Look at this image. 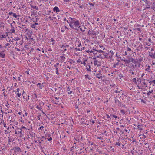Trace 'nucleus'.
<instances>
[{
    "instance_id": "obj_1",
    "label": "nucleus",
    "mask_w": 155,
    "mask_h": 155,
    "mask_svg": "<svg viewBox=\"0 0 155 155\" xmlns=\"http://www.w3.org/2000/svg\"><path fill=\"white\" fill-rule=\"evenodd\" d=\"M144 3L145 4L146 7L145 8L148 9L150 8V6L151 5V2L148 0H143Z\"/></svg>"
},
{
    "instance_id": "obj_2",
    "label": "nucleus",
    "mask_w": 155,
    "mask_h": 155,
    "mask_svg": "<svg viewBox=\"0 0 155 155\" xmlns=\"http://www.w3.org/2000/svg\"><path fill=\"white\" fill-rule=\"evenodd\" d=\"M71 20H70L69 26L72 29H75V30H78L76 28H75L73 25V24L74 23V22H75V20H73L72 18L70 17Z\"/></svg>"
},
{
    "instance_id": "obj_3",
    "label": "nucleus",
    "mask_w": 155,
    "mask_h": 155,
    "mask_svg": "<svg viewBox=\"0 0 155 155\" xmlns=\"http://www.w3.org/2000/svg\"><path fill=\"white\" fill-rule=\"evenodd\" d=\"M18 27L20 28L21 29H23V31L26 32L28 31V29L27 28V27L25 26V25L20 24V26H19Z\"/></svg>"
},
{
    "instance_id": "obj_4",
    "label": "nucleus",
    "mask_w": 155,
    "mask_h": 155,
    "mask_svg": "<svg viewBox=\"0 0 155 155\" xmlns=\"http://www.w3.org/2000/svg\"><path fill=\"white\" fill-rule=\"evenodd\" d=\"M73 25L74 26V28L77 29V28L80 27L79 21L78 20L76 21L75 22H74L73 24Z\"/></svg>"
},
{
    "instance_id": "obj_5",
    "label": "nucleus",
    "mask_w": 155,
    "mask_h": 155,
    "mask_svg": "<svg viewBox=\"0 0 155 155\" xmlns=\"http://www.w3.org/2000/svg\"><path fill=\"white\" fill-rule=\"evenodd\" d=\"M115 72H117V75L119 77L120 79H121V78H123V74H121L120 72L119 71H115Z\"/></svg>"
},
{
    "instance_id": "obj_6",
    "label": "nucleus",
    "mask_w": 155,
    "mask_h": 155,
    "mask_svg": "<svg viewBox=\"0 0 155 155\" xmlns=\"http://www.w3.org/2000/svg\"><path fill=\"white\" fill-rule=\"evenodd\" d=\"M78 5H85V1L84 0H78Z\"/></svg>"
},
{
    "instance_id": "obj_7",
    "label": "nucleus",
    "mask_w": 155,
    "mask_h": 155,
    "mask_svg": "<svg viewBox=\"0 0 155 155\" xmlns=\"http://www.w3.org/2000/svg\"><path fill=\"white\" fill-rule=\"evenodd\" d=\"M94 62L95 66H97V67L101 66V62L98 61L97 60H94Z\"/></svg>"
},
{
    "instance_id": "obj_8",
    "label": "nucleus",
    "mask_w": 155,
    "mask_h": 155,
    "mask_svg": "<svg viewBox=\"0 0 155 155\" xmlns=\"http://www.w3.org/2000/svg\"><path fill=\"white\" fill-rule=\"evenodd\" d=\"M13 149L15 150L14 151L15 152H21L20 148L18 147H14Z\"/></svg>"
},
{
    "instance_id": "obj_9",
    "label": "nucleus",
    "mask_w": 155,
    "mask_h": 155,
    "mask_svg": "<svg viewBox=\"0 0 155 155\" xmlns=\"http://www.w3.org/2000/svg\"><path fill=\"white\" fill-rule=\"evenodd\" d=\"M94 74L97 78H98V79H101L103 78V76H102V74H100L97 73V74H95V73H94Z\"/></svg>"
},
{
    "instance_id": "obj_10",
    "label": "nucleus",
    "mask_w": 155,
    "mask_h": 155,
    "mask_svg": "<svg viewBox=\"0 0 155 155\" xmlns=\"http://www.w3.org/2000/svg\"><path fill=\"white\" fill-rule=\"evenodd\" d=\"M115 103H118V105L120 106V107H122L123 106L124 107L125 106V105H123V104L119 100H118L117 99L115 100Z\"/></svg>"
},
{
    "instance_id": "obj_11",
    "label": "nucleus",
    "mask_w": 155,
    "mask_h": 155,
    "mask_svg": "<svg viewBox=\"0 0 155 155\" xmlns=\"http://www.w3.org/2000/svg\"><path fill=\"white\" fill-rule=\"evenodd\" d=\"M123 60L125 64H126V66H127V64L131 62V60H130V57H129L127 59H124Z\"/></svg>"
},
{
    "instance_id": "obj_12",
    "label": "nucleus",
    "mask_w": 155,
    "mask_h": 155,
    "mask_svg": "<svg viewBox=\"0 0 155 155\" xmlns=\"http://www.w3.org/2000/svg\"><path fill=\"white\" fill-rule=\"evenodd\" d=\"M144 46L145 48H147L148 49L150 48L148 46H149L151 45V44L147 43V42H144L143 43Z\"/></svg>"
},
{
    "instance_id": "obj_13",
    "label": "nucleus",
    "mask_w": 155,
    "mask_h": 155,
    "mask_svg": "<svg viewBox=\"0 0 155 155\" xmlns=\"http://www.w3.org/2000/svg\"><path fill=\"white\" fill-rule=\"evenodd\" d=\"M9 14L10 15H13V16L15 18H17L18 17H19V15L18 16L16 15L15 13H14L12 12H10L9 13Z\"/></svg>"
},
{
    "instance_id": "obj_14",
    "label": "nucleus",
    "mask_w": 155,
    "mask_h": 155,
    "mask_svg": "<svg viewBox=\"0 0 155 155\" xmlns=\"http://www.w3.org/2000/svg\"><path fill=\"white\" fill-rule=\"evenodd\" d=\"M149 57H150L152 59H155V51L154 53H152L149 54Z\"/></svg>"
},
{
    "instance_id": "obj_15",
    "label": "nucleus",
    "mask_w": 155,
    "mask_h": 155,
    "mask_svg": "<svg viewBox=\"0 0 155 155\" xmlns=\"http://www.w3.org/2000/svg\"><path fill=\"white\" fill-rule=\"evenodd\" d=\"M17 130H18V134H20L21 135L20 136H21V135H24V132L22 133V129H21V128H18Z\"/></svg>"
},
{
    "instance_id": "obj_16",
    "label": "nucleus",
    "mask_w": 155,
    "mask_h": 155,
    "mask_svg": "<svg viewBox=\"0 0 155 155\" xmlns=\"http://www.w3.org/2000/svg\"><path fill=\"white\" fill-rule=\"evenodd\" d=\"M53 11L54 12H55L56 13L60 11V10L59 9V8L57 6H55L53 8Z\"/></svg>"
},
{
    "instance_id": "obj_17",
    "label": "nucleus",
    "mask_w": 155,
    "mask_h": 155,
    "mask_svg": "<svg viewBox=\"0 0 155 155\" xmlns=\"http://www.w3.org/2000/svg\"><path fill=\"white\" fill-rule=\"evenodd\" d=\"M98 31H92V35H98Z\"/></svg>"
},
{
    "instance_id": "obj_18",
    "label": "nucleus",
    "mask_w": 155,
    "mask_h": 155,
    "mask_svg": "<svg viewBox=\"0 0 155 155\" xmlns=\"http://www.w3.org/2000/svg\"><path fill=\"white\" fill-rule=\"evenodd\" d=\"M62 88H61L60 87H59L58 88L57 90H58V91L57 92V93L59 94H62V93H61V92L60 91V90H61ZM57 90V88L55 89V91H56Z\"/></svg>"
},
{
    "instance_id": "obj_19",
    "label": "nucleus",
    "mask_w": 155,
    "mask_h": 155,
    "mask_svg": "<svg viewBox=\"0 0 155 155\" xmlns=\"http://www.w3.org/2000/svg\"><path fill=\"white\" fill-rule=\"evenodd\" d=\"M130 60L131 62L134 64H137V60L136 61L132 57H130Z\"/></svg>"
},
{
    "instance_id": "obj_20",
    "label": "nucleus",
    "mask_w": 155,
    "mask_h": 155,
    "mask_svg": "<svg viewBox=\"0 0 155 155\" xmlns=\"http://www.w3.org/2000/svg\"><path fill=\"white\" fill-rule=\"evenodd\" d=\"M86 69H87V71H91V67L89 65H87L86 66Z\"/></svg>"
},
{
    "instance_id": "obj_21",
    "label": "nucleus",
    "mask_w": 155,
    "mask_h": 155,
    "mask_svg": "<svg viewBox=\"0 0 155 155\" xmlns=\"http://www.w3.org/2000/svg\"><path fill=\"white\" fill-rule=\"evenodd\" d=\"M45 138V137L44 136H42L41 138H40V140H38V142H39V144H40L41 143V142L43 141V140L42 139Z\"/></svg>"
},
{
    "instance_id": "obj_22",
    "label": "nucleus",
    "mask_w": 155,
    "mask_h": 155,
    "mask_svg": "<svg viewBox=\"0 0 155 155\" xmlns=\"http://www.w3.org/2000/svg\"><path fill=\"white\" fill-rule=\"evenodd\" d=\"M106 116H107L106 117L107 118V119H105L106 120L110 121L111 120V118L110 117V116L108 114H106Z\"/></svg>"
},
{
    "instance_id": "obj_23",
    "label": "nucleus",
    "mask_w": 155,
    "mask_h": 155,
    "mask_svg": "<svg viewBox=\"0 0 155 155\" xmlns=\"http://www.w3.org/2000/svg\"><path fill=\"white\" fill-rule=\"evenodd\" d=\"M67 91H68V94H70L72 93V91H71L70 90V88L69 87H68L67 88Z\"/></svg>"
},
{
    "instance_id": "obj_24",
    "label": "nucleus",
    "mask_w": 155,
    "mask_h": 155,
    "mask_svg": "<svg viewBox=\"0 0 155 155\" xmlns=\"http://www.w3.org/2000/svg\"><path fill=\"white\" fill-rule=\"evenodd\" d=\"M153 90H151L150 91H149L147 93V95L148 96L150 95L151 93H153Z\"/></svg>"
},
{
    "instance_id": "obj_25",
    "label": "nucleus",
    "mask_w": 155,
    "mask_h": 155,
    "mask_svg": "<svg viewBox=\"0 0 155 155\" xmlns=\"http://www.w3.org/2000/svg\"><path fill=\"white\" fill-rule=\"evenodd\" d=\"M96 51L98 52L99 53H105L104 52L101 50H95V52H96Z\"/></svg>"
},
{
    "instance_id": "obj_26",
    "label": "nucleus",
    "mask_w": 155,
    "mask_h": 155,
    "mask_svg": "<svg viewBox=\"0 0 155 155\" xmlns=\"http://www.w3.org/2000/svg\"><path fill=\"white\" fill-rule=\"evenodd\" d=\"M38 24V23H35V24H32L31 25V27L32 28H35V27L36 25H37Z\"/></svg>"
},
{
    "instance_id": "obj_27",
    "label": "nucleus",
    "mask_w": 155,
    "mask_h": 155,
    "mask_svg": "<svg viewBox=\"0 0 155 155\" xmlns=\"http://www.w3.org/2000/svg\"><path fill=\"white\" fill-rule=\"evenodd\" d=\"M142 61V59L140 58L137 60V63L140 64Z\"/></svg>"
},
{
    "instance_id": "obj_28",
    "label": "nucleus",
    "mask_w": 155,
    "mask_h": 155,
    "mask_svg": "<svg viewBox=\"0 0 155 155\" xmlns=\"http://www.w3.org/2000/svg\"><path fill=\"white\" fill-rule=\"evenodd\" d=\"M86 29V28L84 26L83 28H80V30L83 32H84L85 31V29Z\"/></svg>"
},
{
    "instance_id": "obj_29",
    "label": "nucleus",
    "mask_w": 155,
    "mask_h": 155,
    "mask_svg": "<svg viewBox=\"0 0 155 155\" xmlns=\"http://www.w3.org/2000/svg\"><path fill=\"white\" fill-rule=\"evenodd\" d=\"M61 58L62 59L61 61H62L64 62L65 61L66 58L64 56H61Z\"/></svg>"
},
{
    "instance_id": "obj_30",
    "label": "nucleus",
    "mask_w": 155,
    "mask_h": 155,
    "mask_svg": "<svg viewBox=\"0 0 155 155\" xmlns=\"http://www.w3.org/2000/svg\"><path fill=\"white\" fill-rule=\"evenodd\" d=\"M131 153H132V154H133L134 153H137V154L136 153H135V155H140V154L139 153H138L137 152V151H135H135H131Z\"/></svg>"
},
{
    "instance_id": "obj_31",
    "label": "nucleus",
    "mask_w": 155,
    "mask_h": 155,
    "mask_svg": "<svg viewBox=\"0 0 155 155\" xmlns=\"http://www.w3.org/2000/svg\"><path fill=\"white\" fill-rule=\"evenodd\" d=\"M85 78L86 79H88L89 80H91V78H90L89 75H85Z\"/></svg>"
},
{
    "instance_id": "obj_32",
    "label": "nucleus",
    "mask_w": 155,
    "mask_h": 155,
    "mask_svg": "<svg viewBox=\"0 0 155 155\" xmlns=\"http://www.w3.org/2000/svg\"><path fill=\"white\" fill-rule=\"evenodd\" d=\"M15 30H14V28H11L10 30V31L11 32V33H13L15 34Z\"/></svg>"
},
{
    "instance_id": "obj_33",
    "label": "nucleus",
    "mask_w": 155,
    "mask_h": 155,
    "mask_svg": "<svg viewBox=\"0 0 155 155\" xmlns=\"http://www.w3.org/2000/svg\"><path fill=\"white\" fill-rule=\"evenodd\" d=\"M4 23L0 21V28L3 26V27H4Z\"/></svg>"
},
{
    "instance_id": "obj_34",
    "label": "nucleus",
    "mask_w": 155,
    "mask_h": 155,
    "mask_svg": "<svg viewBox=\"0 0 155 155\" xmlns=\"http://www.w3.org/2000/svg\"><path fill=\"white\" fill-rule=\"evenodd\" d=\"M79 5V7H80V8H82V9L84 8L85 7V5Z\"/></svg>"
},
{
    "instance_id": "obj_35",
    "label": "nucleus",
    "mask_w": 155,
    "mask_h": 155,
    "mask_svg": "<svg viewBox=\"0 0 155 155\" xmlns=\"http://www.w3.org/2000/svg\"><path fill=\"white\" fill-rule=\"evenodd\" d=\"M110 116L113 117L115 118L116 119L118 118V117L117 116H116L115 115H113V114H110Z\"/></svg>"
},
{
    "instance_id": "obj_36",
    "label": "nucleus",
    "mask_w": 155,
    "mask_h": 155,
    "mask_svg": "<svg viewBox=\"0 0 155 155\" xmlns=\"http://www.w3.org/2000/svg\"><path fill=\"white\" fill-rule=\"evenodd\" d=\"M5 56V54L4 53H1V56L2 58H4Z\"/></svg>"
},
{
    "instance_id": "obj_37",
    "label": "nucleus",
    "mask_w": 155,
    "mask_h": 155,
    "mask_svg": "<svg viewBox=\"0 0 155 155\" xmlns=\"http://www.w3.org/2000/svg\"><path fill=\"white\" fill-rule=\"evenodd\" d=\"M148 41L150 43H153V41L151 40V39L150 38H148Z\"/></svg>"
},
{
    "instance_id": "obj_38",
    "label": "nucleus",
    "mask_w": 155,
    "mask_h": 155,
    "mask_svg": "<svg viewBox=\"0 0 155 155\" xmlns=\"http://www.w3.org/2000/svg\"><path fill=\"white\" fill-rule=\"evenodd\" d=\"M144 46V45H143H143H142V44L140 43V45H139V47L141 48H143V46Z\"/></svg>"
},
{
    "instance_id": "obj_39",
    "label": "nucleus",
    "mask_w": 155,
    "mask_h": 155,
    "mask_svg": "<svg viewBox=\"0 0 155 155\" xmlns=\"http://www.w3.org/2000/svg\"><path fill=\"white\" fill-rule=\"evenodd\" d=\"M150 69V66H148V67L145 69V70L147 71H149Z\"/></svg>"
},
{
    "instance_id": "obj_40",
    "label": "nucleus",
    "mask_w": 155,
    "mask_h": 155,
    "mask_svg": "<svg viewBox=\"0 0 155 155\" xmlns=\"http://www.w3.org/2000/svg\"><path fill=\"white\" fill-rule=\"evenodd\" d=\"M87 61V60H85V61H84L83 63L82 62H81V64H83L84 66H86V63H85V61Z\"/></svg>"
},
{
    "instance_id": "obj_41",
    "label": "nucleus",
    "mask_w": 155,
    "mask_h": 155,
    "mask_svg": "<svg viewBox=\"0 0 155 155\" xmlns=\"http://www.w3.org/2000/svg\"><path fill=\"white\" fill-rule=\"evenodd\" d=\"M36 108L40 110H41L42 109V108L39 107L37 105L36 107Z\"/></svg>"
},
{
    "instance_id": "obj_42",
    "label": "nucleus",
    "mask_w": 155,
    "mask_h": 155,
    "mask_svg": "<svg viewBox=\"0 0 155 155\" xmlns=\"http://www.w3.org/2000/svg\"><path fill=\"white\" fill-rule=\"evenodd\" d=\"M145 145L146 146V148L149 147V144L147 143H145Z\"/></svg>"
},
{
    "instance_id": "obj_43",
    "label": "nucleus",
    "mask_w": 155,
    "mask_h": 155,
    "mask_svg": "<svg viewBox=\"0 0 155 155\" xmlns=\"http://www.w3.org/2000/svg\"><path fill=\"white\" fill-rule=\"evenodd\" d=\"M131 51V49L129 47H128L127 48V51Z\"/></svg>"
},
{
    "instance_id": "obj_44",
    "label": "nucleus",
    "mask_w": 155,
    "mask_h": 155,
    "mask_svg": "<svg viewBox=\"0 0 155 155\" xmlns=\"http://www.w3.org/2000/svg\"><path fill=\"white\" fill-rule=\"evenodd\" d=\"M116 145H118L119 146H120V144L119 143V142H116Z\"/></svg>"
},
{
    "instance_id": "obj_45",
    "label": "nucleus",
    "mask_w": 155,
    "mask_h": 155,
    "mask_svg": "<svg viewBox=\"0 0 155 155\" xmlns=\"http://www.w3.org/2000/svg\"><path fill=\"white\" fill-rule=\"evenodd\" d=\"M131 64L132 65L131 66H129V67L130 68H131V67H132L133 68H134V65L132 64Z\"/></svg>"
},
{
    "instance_id": "obj_46",
    "label": "nucleus",
    "mask_w": 155,
    "mask_h": 155,
    "mask_svg": "<svg viewBox=\"0 0 155 155\" xmlns=\"http://www.w3.org/2000/svg\"><path fill=\"white\" fill-rule=\"evenodd\" d=\"M136 78H133V79H132V81L134 82H135V83H136Z\"/></svg>"
},
{
    "instance_id": "obj_47",
    "label": "nucleus",
    "mask_w": 155,
    "mask_h": 155,
    "mask_svg": "<svg viewBox=\"0 0 155 155\" xmlns=\"http://www.w3.org/2000/svg\"><path fill=\"white\" fill-rule=\"evenodd\" d=\"M43 128H44V127L43 126L40 127L38 129V130H39L40 129H41L42 130V129Z\"/></svg>"
},
{
    "instance_id": "obj_48",
    "label": "nucleus",
    "mask_w": 155,
    "mask_h": 155,
    "mask_svg": "<svg viewBox=\"0 0 155 155\" xmlns=\"http://www.w3.org/2000/svg\"><path fill=\"white\" fill-rule=\"evenodd\" d=\"M128 3H126L125 4V6H126V7H127V8H128L129 7H128Z\"/></svg>"
},
{
    "instance_id": "obj_49",
    "label": "nucleus",
    "mask_w": 155,
    "mask_h": 155,
    "mask_svg": "<svg viewBox=\"0 0 155 155\" xmlns=\"http://www.w3.org/2000/svg\"><path fill=\"white\" fill-rule=\"evenodd\" d=\"M134 68H132L130 70H129V71L130 72H131L132 71H133L134 70Z\"/></svg>"
},
{
    "instance_id": "obj_50",
    "label": "nucleus",
    "mask_w": 155,
    "mask_h": 155,
    "mask_svg": "<svg viewBox=\"0 0 155 155\" xmlns=\"http://www.w3.org/2000/svg\"><path fill=\"white\" fill-rule=\"evenodd\" d=\"M141 102H142L145 104L146 103V101L144 100L143 99L141 100Z\"/></svg>"
},
{
    "instance_id": "obj_51",
    "label": "nucleus",
    "mask_w": 155,
    "mask_h": 155,
    "mask_svg": "<svg viewBox=\"0 0 155 155\" xmlns=\"http://www.w3.org/2000/svg\"><path fill=\"white\" fill-rule=\"evenodd\" d=\"M41 116V115H39L38 116H37L38 118V120H40V117Z\"/></svg>"
},
{
    "instance_id": "obj_52",
    "label": "nucleus",
    "mask_w": 155,
    "mask_h": 155,
    "mask_svg": "<svg viewBox=\"0 0 155 155\" xmlns=\"http://www.w3.org/2000/svg\"><path fill=\"white\" fill-rule=\"evenodd\" d=\"M121 112L122 113H123L124 114L125 113V111L124 110H121Z\"/></svg>"
},
{
    "instance_id": "obj_53",
    "label": "nucleus",
    "mask_w": 155,
    "mask_h": 155,
    "mask_svg": "<svg viewBox=\"0 0 155 155\" xmlns=\"http://www.w3.org/2000/svg\"><path fill=\"white\" fill-rule=\"evenodd\" d=\"M31 7H32V8H33L34 9L36 8V6H35L31 5Z\"/></svg>"
},
{
    "instance_id": "obj_54",
    "label": "nucleus",
    "mask_w": 155,
    "mask_h": 155,
    "mask_svg": "<svg viewBox=\"0 0 155 155\" xmlns=\"http://www.w3.org/2000/svg\"><path fill=\"white\" fill-rule=\"evenodd\" d=\"M75 107L76 109H78V106L77 104H76L75 105Z\"/></svg>"
},
{
    "instance_id": "obj_55",
    "label": "nucleus",
    "mask_w": 155,
    "mask_h": 155,
    "mask_svg": "<svg viewBox=\"0 0 155 155\" xmlns=\"http://www.w3.org/2000/svg\"><path fill=\"white\" fill-rule=\"evenodd\" d=\"M141 80L140 79V78H139L137 79V81H138V82H141Z\"/></svg>"
},
{
    "instance_id": "obj_56",
    "label": "nucleus",
    "mask_w": 155,
    "mask_h": 155,
    "mask_svg": "<svg viewBox=\"0 0 155 155\" xmlns=\"http://www.w3.org/2000/svg\"><path fill=\"white\" fill-rule=\"evenodd\" d=\"M17 96L18 97H20V96L21 95V94L20 93H18L17 94Z\"/></svg>"
},
{
    "instance_id": "obj_57",
    "label": "nucleus",
    "mask_w": 155,
    "mask_h": 155,
    "mask_svg": "<svg viewBox=\"0 0 155 155\" xmlns=\"http://www.w3.org/2000/svg\"><path fill=\"white\" fill-rule=\"evenodd\" d=\"M44 86L42 85H40V86L39 87V88L40 89H41L42 88V87Z\"/></svg>"
},
{
    "instance_id": "obj_58",
    "label": "nucleus",
    "mask_w": 155,
    "mask_h": 155,
    "mask_svg": "<svg viewBox=\"0 0 155 155\" xmlns=\"http://www.w3.org/2000/svg\"><path fill=\"white\" fill-rule=\"evenodd\" d=\"M77 61V63H80V62H81V60H80V59H78V60H77V61Z\"/></svg>"
},
{
    "instance_id": "obj_59",
    "label": "nucleus",
    "mask_w": 155,
    "mask_h": 155,
    "mask_svg": "<svg viewBox=\"0 0 155 155\" xmlns=\"http://www.w3.org/2000/svg\"><path fill=\"white\" fill-rule=\"evenodd\" d=\"M109 53H105V54H104V56H105V58H107V57H106L107 56L108 54Z\"/></svg>"
},
{
    "instance_id": "obj_60",
    "label": "nucleus",
    "mask_w": 155,
    "mask_h": 155,
    "mask_svg": "<svg viewBox=\"0 0 155 155\" xmlns=\"http://www.w3.org/2000/svg\"><path fill=\"white\" fill-rule=\"evenodd\" d=\"M89 4L91 6H94V5L92 3H89Z\"/></svg>"
},
{
    "instance_id": "obj_61",
    "label": "nucleus",
    "mask_w": 155,
    "mask_h": 155,
    "mask_svg": "<svg viewBox=\"0 0 155 155\" xmlns=\"http://www.w3.org/2000/svg\"><path fill=\"white\" fill-rule=\"evenodd\" d=\"M143 84H144V85H145V87H147V84H146V83L143 82Z\"/></svg>"
},
{
    "instance_id": "obj_62",
    "label": "nucleus",
    "mask_w": 155,
    "mask_h": 155,
    "mask_svg": "<svg viewBox=\"0 0 155 155\" xmlns=\"http://www.w3.org/2000/svg\"><path fill=\"white\" fill-rule=\"evenodd\" d=\"M52 140V138L51 137H50V138L48 139V140L49 141H50L51 140Z\"/></svg>"
},
{
    "instance_id": "obj_63",
    "label": "nucleus",
    "mask_w": 155,
    "mask_h": 155,
    "mask_svg": "<svg viewBox=\"0 0 155 155\" xmlns=\"http://www.w3.org/2000/svg\"><path fill=\"white\" fill-rule=\"evenodd\" d=\"M97 73L100 74H102V72L101 70H99L98 71V72Z\"/></svg>"
},
{
    "instance_id": "obj_64",
    "label": "nucleus",
    "mask_w": 155,
    "mask_h": 155,
    "mask_svg": "<svg viewBox=\"0 0 155 155\" xmlns=\"http://www.w3.org/2000/svg\"><path fill=\"white\" fill-rule=\"evenodd\" d=\"M143 138L144 139H146V138H147V137L144 134H143Z\"/></svg>"
}]
</instances>
